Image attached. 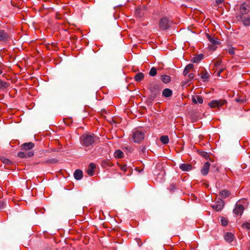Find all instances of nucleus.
<instances>
[{
	"label": "nucleus",
	"mask_w": 250,
	"mask_h": 250,
	"mask_svg": "<svg viewBox=\"0 0 250 250\" xmlns=\"http://www.w3.org/2000/svg\"><path fill=\"white\" fill-rule=\"evenodd\" d=\"M57 161H58L57 160H56V159H51L47 160L46 161V163H47V164H53V163H56Z\"/></svg>",
	"instance_id": "nucleus-36"
},
{
	"label": "nucleus",
	"mask_w": 250,
	"mask_h": 250,
	"mask_svg": "<svg viewBox=\"0 0 250 250\" xmlns=\"http://www.w3.org/2000/svg\"><path fill=\"white\" fill-rule=\"evenodd\" d=\"M191 100L194 104L199 103L201 104L203 102V99L202 97L199 95L192 96Z\"/></svg>",
	"instance_id": "nucleus-17"
},
{
	"label": "nucleus",
	"mask_w": 250,
	"mask_h": 250,
	"mask_svg": "<svg viewBox=\"0 0 250 250\" xmlns=\"http://www.w3.org/2000/svg\"><path fill=\"white\" fill-rule=\"evenodd\" d=\"M226 104L227 101L225 100H215L209 103L208 105L210 108H217L219 109Z\"/></svg>",
	"instance_id": "nucleus-4"
},
{
	"label": "nucleus",
	"mask_w": 250,
	"mask_h": 250,
	"mask_svg": "<svg viewBox=\"0 0 250 250\" xmlns=\"http://www.w3.org/2000/svg\"><path fill=\"white\" fill-rule=\"evenodd\" d=\"M9 85V83L6 82H4L1 80H0V88H7Z\"/></svg>",
	"instance_id": "nucleus-31"
},
{
	"label": "nucleus",
	"mask_w": 250,
	"mask_h": 250,
	"mask_svg": "<svg viewBox=\"0 0 250 250\" xmlns=\"http://www.w3.org/2000/svg\"><path fill=\"white\" fill-rule=\"evenodd\" d=\"M200 154L205 158H208L209 157L208 153L206 151H201L200 152Z\"/></svg>",
	"instance_id": "nucleus-34"
},
{
	"label": "nucleus",
	"mask_w": 250,
	"mask_h": 250,
	"mask_svg": "<svg viewBox=\"0 0 250 250\" xmlns=\"http://www.w3.org/2000/svg\"><path fill=\"white\" fill-rule=\"evenodd\" d=\"M216 45H214L213 44H211L210 45H209V48L211 49V50H214L216 49Z\"/></svg>",
	"instance_id": "nucleus-43"
},
{
	"label": "nucleus",
	"mask_w": 250,
	"mask_h": 250,
	"mask_svg": "<svg viewBox=\"0 0 250 250\" xmlns=\"http://www.w3.org/2000/svg\"><path fill=\"white\" fill-rule=\"evenodd\" d=\"M239 17L245 26H248L250 25V17L249 16L243 14L240 15Z\"/></svg>",
	"instance_id": "nucleus-7"
},
{
	"label": "nucleus",
	"mask_w": 250,
	"mask_h": 250,
	"mask_svg": "<svg viewBox=\"0 0 250 250\" xmlns=\"http://www.w3.org/2000/svg\"><path fill=\"white\" fill-rule=\"evenodd\" d=\"M97 139L98 138L93 134L84 133L81 136L80 142L83 146L88 147L92 146Z\"/></svg>",
	"instance_id": "nucleus-1"
},
{
	"label": "nucleus",
	"mask_w": 250,
	"mask_h": 250,
	"mask_svg": "<svg viewBox=\"0 0 250 250\" xmlns=\"http://www.w3.org/2000/svg\"><path fill=\"white\" fill-rule=\"evenodd\" d=\"M110 164H111V162H109V166H111V165H110Z\"/></svg>",
	"instance_id": "nucleus-49"
},
{
	"label": "nucleus",
	"mask_w": 250,
	"mask_h": 250,
	"mask_svg": "<svg viewBox=\"0 0 250 250\" xmlns=\"http://www.w3.org/2000/svg\"><path fill=\"white\" fill-rule=\"evenodd\" d=\"M160 141L163 144H167L169 142V138L167 136L163 135L160 137Z\"/></svg>",
	"instance_id": "nucleus-27"
},
{
	"label": "nucleus",
	"mask_w": 250,
	"mask_h": 250,
	"mask_svg": "<svg viewBox=\"0 0 250 250\" xmlns=\"http://www.w3.org/2000/svg\"><path fill=\"white\" fill-rule=\"evenodd\" d=\"M156 74H157V70H156V68L154 67H152L150 69V70L149 72V75L150 76L154 77L156 75Z\"/></svg>",
	"instance_id": "nucleus-29"
},
{
	"label": "nucleus",
	"mask_w": 250,
	"mask_h": 250,
	"mask_svg": "<svg viewBox=\"0 0 250 250\" xmlns=\"http://www.w3.org/2000/svg\"><path fill=\"white\" fill-rule=\"evenodd\" d=\"M172 94V91L169 88H166L162 92V95L166 98L170 97Z\"/></svg>",
	"instance_id": "nucleus-20"
},
{
	"label": "nucleus",
	"mask_w": 250,
	"mask_h": 250,
	"mask_svg": "<svg viewBox=\"0 0 250 250\" xmlns=\"http://www.w3.org/2000/svg\"><path fill=\"white\" fill-rule=\"evenodd\" d=\"M201 77L204 80V81H207L208 79L209 76V74L207 72H205L204 71H203L201 73Z\"/></svg>",
	"instance_id": "nucleus-30"
},
{
	"label": "nucleus",
	"mask_w": 250,
	"mask_h": 250,
	"mask_svg": "<svg viewBox=\"0 0 250 250\" xmlns=\"http://www.w3.org/2000/svg\"><path fill=\"white\" fill-rule=\"evenodd\" d=\"M175 189H176V187H175V185H174L173 184H171L169 187V190H170L171 191H173Z\"/></svg>",
	"instance_id": "nucleus-42"
},
{
	"label": "nucleus",
	"mask_w": 250,
	"mask_h": 250,
	"mask_svg": "<svg viewBox=\"0 0 250 250\" xmlns=\"http://www.w3.org/2000/svg\"><path fill=\"white\" fill-rule=\"evenodd\" d=\"M1 160L3 164L6 165H10L12 163V162L10 160L5 158H2Z\"/></svg>",
	"instance_id": "nucleus-32"
},
{
	"label": "nucleus",
	"mask_w": 250,
	"mask_h": 250,
	"mask_svg": "<svg viewBox=\"0 0 250 250\" xmlns=\"http://www.w3.org/2000/svg\"><path fill=\"white\" fill-rule=\"evenodd\" d=\"M230 192L227 190H223L220 192V195L223 198L228 197L230 195Z\"/></svg>",
	"instance_id": "nucleus-24"
},
{
	"label": "nucleus",
	"mask_w": 250,
	"mask_h": 250,
	"mask_svg": "<svg viewBox=\"0 0 250 250\" xmlns=\"http://www.w3.org/2000/svg\"><path fill=\"white\" fill-rule=\"evenodd\" d=\"M140 150L143 153H144L146 151V147L145 146H142L141 148H140Z\"/></svg>",
	"instance_id": "nucleus-45"
},
{
	"label": "nucleus",
	"mask_w": 250,
	"mask_h": 250,
	"mask_svg": "<svg viewBox=\"0 0 250 250\" xmlns=\"http://www.w3.org/2000/svg\"><path fill=\"white\" fill-rule=\"evenodd\" d=\"M170 26L169 20L167 17L162 18L159 21V27L161 29L166 30Z\"/></svg>",
	"instance_id": "nucleus-5"
},
{
	"label": "nucleus",
	"mask_w": 250,
	"mask_h": 250,
	"mask_svg": "<svg viewBox=\"0 0 250 250\" xmlns=\"http://www.w3.org/2000/svg\"><path fill=\"white\" fill-rule=\"evenodd\" d=\"M153 174L154 175H156L158 178L159 177H161V178H162L163 177V176H164L165 175V172L164 171V170L163 169H162L160 172L159 173H158L157 172V171L156 170H154V172H153Z\"/></svg>",
	"instance_id": "nucleus-28"
},
{
	"label": "nucleus",
	"mask_w": 250,
	"mask_h": 250,
	"mask_svg": "<svg viewBox=\"0 0 250 250\" xmlns=\"http://www.w3.org/2000/svg\"><path fill=\"white\" fill-rule=\"evenodd\" d=\"M223 70L222 69H220L218 71L219 72H220V73H221L222 72Z\"/></svg>",
	"instance_id": "nucleus-48"
},
{
	"label": "nucleus",
	"mask_w": 250,
	"mask_h": 250,
	"mask_svg": "<svg viewBox=\"0 0 250 250\" xmlns=\"http://www.w3.org/2000/svg\"><path fill=\"white\" fill-rule=\"evenodd\" d=\"M194 65L193 64L190 63L188 64L185 68L184 71H183V75L184 76H186L188 74L189 71L192 70L193 68Z\"/></svg>",
	"instance_id": "nucleus-19"
},
{
	"label": "nucleus",
	"mask_w": 250,
	"mask_h": 250,
	"mask_svg": "<svg viewBox=\"0 0 250 250\" xmlns=\"http://www.w3.org/2000/svg\"><path fill=\"white\" fill-rule=\"evenodd\" d=\"M10 38L9 35L3 30H0V42H6Z\"/></svg>",
	"instance_id": "nucleus-8"
},
{
	"label": "nucleus",
	"mask_w": 250,
	"mask_h": 250,
	"mask_svg": "<svg viewBox=\"0 0 250 250\" xmlns=\"http://www.w3.org/2000/svg\"><path fill=\"white\" fill-rule=\"evenodd\" d=\"M223 207L224 203L222 201L216 203L213 206H212L213 208L215 209L216 211L221 210L223 208Z\"/></svg>",
	"instance_id": "nucleus-15"
},
{
	"label": "nucleus",
	"mask_w": 250,
	"mask_h": 250,
	"mask_svg": "<svg viewBox=\"0 0 250 250\" xmlns=\"http://www.w3.org/2000/svg\"><path fill=\"white\" fill-rule=\"evenodd\" d=\"M244 208L241 204L240 201L236 203L235 208L233 209V212L236 215H241L243 212Z\"/></svg>",
	"instance_id": "nucleus-6"
},
{
	"label": "nucleus",
	"mask_w": 250,
	"mask_h": 250,
	"mask_svg": "<svg viewBox=\"0 0 250 250\" xmlns=\"http://www.w3.org/2000/svg\"><path fill=\"white\" fill-rule=\"evenodd\" d=\"M34 144L33 143H25L21 145V149L22 150H28L31 149L34 147Z\"/></svg>",
	"instance_id": "nucleus-12"
},
{
	"label": "nucleus",
	"mask_w": 250,
	"mask_h": 250,
	"mask_svg": "<svg viewBox=\"0 0 250 250\" xmlns=\"http://www.w3.org/2000/svg\"><path fill=\"white\" fill-rule=\"evenodd\" d=\"M203 58V54H199L197 55L196 56L193 57L191 59V62L193 63H197L199 62H200L201 60H202Z\"/></svg>",
	"instance_id": "nucleus-23"
},
{
	"label": "nucleus",
	"mask_w": 250,
	"mask_h": 250,
	"mask_svg": "<svg viewBox=\"0 0 250 250\" xmlns=\"http://www.w3.org/2000/svg\"><path fill=\"white\" fill-rule=\"evenodd\" d=\"M242 227L244 229H247L248 230H250V222H245L243 224Z\"/></svg>",
	"instance_id": "nucleus-33"
},
{
	"label": "nucleus",
	"mask_w": 250,
	"mask_h": 250,
	"mask_svg": "<svg viewBox=\"0 0 250 250\" xmlns=\"http://www.w3.org/2000/svg\"><path fill=\"white\" fill-rule=\"evenodd\" d=\"M148 89L150 92V99L152 100H154L160 94V85L157 82L150 83L148 84Z\"/></svg>",
	"instance_id": "nucleus-2"
},
{
	"label": "nucleus",
	"mask_w": 250,
	"mask_h": 250,
	"mask_svg": "<svg viewBox=\"0 0 250 250\" xmlns=\"http://www.w3.org/2000/svg\"><path fill=\"white\" fill-rule=\"evenodd\" d=\"M34 155V153L32 151H30L28 152H20L18 153V157L24 158H30Z\"/></svg>",
	"instance_id": "nucleus-9"
},
{
	"label": "nucleus",
	"mask_w": 250,
	"mask_h": 250,
	"mask_svg": "<svg viewBox=\"0 0 250 250\" xmlns=\"http://www.w3.org/2000/svg\"><path fill=\"white\" fill-rule=\"evenodd\" d=\"M1 73V71H0V74Z\"/></svg>",
	"instance_id": "nucleus-51"
},
{
	"label": "nucleus",
	"mask_w": 250,
	"mask_h": 250,
	"mask_svg": "<svg viewBox=\"0 0 250 250\" xmlns=\"http://www.w3.org/2000/svg\"><path fill=\"white\" fill-rule=\"evenodd\" d=\"M124 153L120 150H116L114 154L116 158H122L124 157Z\"/></svg>",
	"instance_id": "nucleus-26"
},
{
	"label": "nucleus",
	"mask_w": 250,
	"mask_h": 250,
	"mask_svg": "<svg viewBox=\"0 0 250 250\" xmlns=\"http://www.w3.org/2000/svg\"><path fill=\"white\" fill-rule=\"evenodd\" d=\"M180 168L184 171H188L192 169V166L189 164H182L179 166Z\"/></svg>",
	"instance_id": "nucleus-13"
},
{
	"label": "nucleus",
	"mask_w": 250,
	"mask_h": 250,
	"mask_svg": "<svg viewBox=\"0 0 250 250\" xmlns=\"http://www.w3.org/2000/svg\"><path fill=\"white\" fill-rule=\"evenodd\" d=\"M220 74H221L220 72L218 71V72H217V76H219V75H220Z\"/></svg>",
	"instance_id": "nucleus-47"
},
{
	"label": "nucleus",
	"mask_w": 250,
	"mask_h": 250,
	"mask_svg": "<svg viewBox=\"0 0 250 250\" xmlns=\"http://www.w3.org/2000/svg\"><path fill=\"white\" fill-rule=\"evenodd\" d=\"M250 11V9H248V6L245 3H243L240 8V15H246Z\"/></svg>",
	"instance_id": "nucleus-14"
},
{
	"label": "nucleus",
	"mask_w": 250,
	"mask_h": 250,
	"mask_svg": "<svg viewBox=\"0 0 250 250\" xmlns=\"http://www.w3.org/2000/svg\"><path fill=\"white\" fill-rule=\"evenodd\" d=\"M222 63V61L220 59H218L214 62V64L215 66H219L221 65Z\"/></svg>",
	"instance_id": "nucleus-35"
},
{
	"label": "nucleus",
	"mask_w": 250,
	"mask_h": 250,
	"mask_svg": "<svg viewBox=\"0 0 250 250\" xmlns=\"http://www.w3.org/2000/svg\"><path fill=\"white\" fill-rule=\"evenodd\" d=\"M235 101L239 103H244L245 100L243 99L236 98Z\"/></svg>",
	"instance_id": "nucleus-39"
},
{
	"label": "nucleus",
	"mask_w": 250,
	"mask_h": 250,
	"mask_svg": "<svg viewBox=\"0 0 250 250\" xmlns=\"http://www.w3.org/2000/svg\"><path fill=\"white\" fill-rule=\"evenodd\" d=\"M187 83H188V82L185 83L184 84H187Z\"/></svg>",
	"instance_id": "nucleus-50"
},
{
	"label": "nucleus",
	"mask_w": 250,
	"mask_h": 250,
	"mask_svg": "<svg viewBox=\"0 0 250 250\" xmlns=\"http://www.w3.org/2000/svg\"><path fill=\"white\" fill-rule=\"evenodd\" d=\"M83 173L81 170L77 169L74 173V178L77 180H80L83 178Z\"/></svg>",
	"instance_id": "nucleus-16"
},
{
	"label": "nucleus",
	"mask_w": 250,
	"mask_h": 250,
	"mask_svg": "<svg viewBox=\"0 0 250 250\" xmlns=\"http://www.w3.org/2000/svg\"><path fill=\"white\" fill-rule=\"evenodd\" d=\"M228 51H229V53L230 54H231V55H233L235 53L234 48H229Z\"/></svg>",
	"instance_id": "nucleus-41"
},
{
	"label": "nucleus",
	"mask_w": 250,
	"mask_h": 250,
	"mask_svg": "<svg viewBox=\"0 0 250 250\" xmlns=\"http://www.w3.org/2000/svg\"><path fill=\"white\" fill-rule=\"evenodd\" d=\"M224 238L227 242L230 243L233 241L235 237L232 233L227 232L225 234Z\"/></svg>",
	"instance_id": "nucleus-11"
},
{
	"label": "nucleus",
	"mask_w": 250,
	"mask_h": 250,
	"mask_svg": "<svg viewBox=\"0 0 250 250\" xmlns=\"http://www.w3.org/2000/svg\"><path fill=\"white\" fill-rule=\"evenodd\" d=\"M223 1H224V0H216V2L217 4H220V3H222Z\"/></svg>",
	"instance_id": "nucleus-46"
},
{
	"label": "nucleus",
	"mask_w": 250,
	"mask_h": 250,
	"mask_svg": "<svg viewBox=\"0 0 250 250\" xmlns=\"http://www.w3.org/2000/svg\"><path fill=\"white\" fill-rule=\"evenodd\" d=\"M207 37L211 44H213L214 45H217L220 44V42L218 40L217 38H212L210 37L209 35H208Z\"/></svg>",
	"instance_id": "nucleus-21"
},
{
	"label": "nucleus",
	"mask_w": 250,
	"mask_h": 250,
	"mask_svg": "<svg viewBox=\"0 0 250 250\" xmlns=\"http://www.w3.org/2000/svg\"><path fill=\"white\" fill-rule=\"evenodd\" d=\"M144 78V75L142 72H139L135 74L134 79L137 82H140Z\"/></svg>",
	"instance_id": "nucleus-22"
},
{
	"label": "nucleus",
	"mask_w": 250,
	"mask_h": 250,
	"mask_svg": "<svg viewBox=\"0 0 250 250\" xmlns=\"http://www.w3.org/2000/svg\"><path fill=\"white\" fill-rule=\"evenodd\" d=\"M209 167L210 163L209 162H207L204 164V166L201 170V172L203 175L206 176L208 174Z\"/></svg>",
	"instance_id": "nucleus-10"
},
{
	"label": "nucleus",
	"mask_w": 250,
	"mask_h": 250,
	"mask_svg": "<svg viewBox=\"0 0 250 250\" xmlns=\"http://www.w3.org/2000/svg\"><path fill=\"white\" fill-rule=\"evenodd\" d=\"M221 223L223 226H226L228 224V221L224 218H223L221 220Z\"/></svg>",
	"instance_id": "nucleus-40"
},
{
	"label": "nucleus",
	"mask_w": 250,
	"mask_h": 250,
	"mask_svg": "<svg viewBox=\"0 0 250 250\" xmlns=\"http://www.w3.org/2000/svg\"><path fill=\"white\" fill-rule=\"evenodd\" d=\"M161 79L165 83H169L171 81V78L169 76L166 75H162Z\"/></svg>",
	"instance_id": "nucleus-25"
},
{
	"label": "nucleus",
	"mask_w": 250,
	"mask_h": 250,
	"mask_svg": "<svg viewBox=\"0 0 250 250\" xmlns=\"http://www.w3.org/2000/svg\"><path fill=\"white\" fill-rule=\"evenodd\" d=\"M120 168L122 170L125 172L127 170V166L125 165H120Z\"/></svg>",
	"instance_id": "nucleus-37"
},
{
	"label": "nucleus",
	"mask_w": 250,
	"mask_h": 250,
	"mask_svg": "<svg viewBox=\"0 0 250 250\" xmlns=\"http://www.w3.org/2000/svg\"><path fill=\"white\" fill-rule=\"evenodd\" d=\"M96 167V165L93 163L89 164L87 169V173L89 176H92L94 173V170Z\"/></svg>",
	"instance_id": "nucleus-18"
},
{
	"label": "nucleus",
	"mask_w": 250,
	"mask_h": 250,
	"mask_svg": "<svg viewBox=\"0 0 250 250\" xmlns=\"http://www.w3.org/2000/svg\"><path fill=\"white\" fill-rule=\"evenodd\" d=\"M145 137V133L140 129H135L132 131V139L135 143H140Z\"/></svg>",
	"instance_id": "nucleus-3"
},
{
	"label": "nucleus",
	"mask_w": 250,
	"mask_h": 250,
	"mask_svg": "<svg viewBox=\"0 0 250 250\" xmlns=\"http://www.w3.org/2000/svg\"><path fill=\"white\" fill-rule=\"evenodd\" d=\"M190 81L192 80L194 77V75L193 73H189L188 75Z\"/></svg>",
	"instance_id": "nucleus-44"
},
{
	"label": "nucleus",
	"mask_w": 250,
	"mask_h": 250,
	"mask_svg": "<svg viewBox=\"0 0 250 250\" xmlns=\"http://www.w3.org/2000/svg\"><path fill=\"white\" fill-rule=\"evenodd\" d=\"M5 206V202L2 200H0V210L3 209Z\"/></svg>",
	"instance_id": "nucleus-38"
}]
</instances>
